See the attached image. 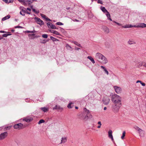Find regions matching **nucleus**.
<instances>
[{
  "label": "nucleus",
  "instance_id": "nucleus-26",
  "mask_svg": "<svg viewBox=\"0 0 146 146\" xmlns=\"http://www.w3.org/2000/svg\"><path fill=\"white\" fill-rule=\"evenodd\" d=\"M128 43L130 44H131L135 43V42L133 40H129L128 41Z\"/></svg>",
  "mask_w": 146,
  "mask_h": 146
},
{
  "label": "nucleus",
  "instance_id": "nucleus-58",
  "mask_svg": "<svg viewBox=\"0 0 146 146\" xmlns=\"http://www.w3.org/2000/svg\"><path fill=\"white\" fill-rule=\"evenodd\" d=\"M107 109V108L106 107H105L104 108V110H106Z\"/></svg>",
  "mask_w": 146,
  "mask_h": 146
},
{
  "label": "nucleus",
  "instance_id": "nucleus-49",
  "mask_svg": "<svg viewBox=\"0 0 146 146\" xmlns=\"http://www.w3.org/2000/svg\"><path fill=\"white\" fill-rule=\"evenodd\" d=\"M19 1L21 3H22L23 4V3L24 1L23 0H19Z\"/></svg>",
  "mask_w": 146,
  "mask_h": 146
},
{
  "label": "nucleus",
  "instance_id": "nucleus-46",
  "mask_svg": "<svg viewBox=\"0 0 146 146\" xmlns=\"http://www.w3.org/2000/svg\"><path fill=\"white\" fill-rule=\"evenodd\" d=\"M20 14L22 15L23 16H25V14L24 13H23V14L22 13V12L21 11H20Z\"/></svg>",
  "mask_w": 146,
  "mask_h": 146
},
{
  "label": "nucleus",
  "instance_id": "nucleus-10",
  "mask_svg": "<svg viewBox=\"0 0 146 146\" xmlns=\"http://www.w3.org/2000/svg\"><path fill=\"white\" fill-rule=\"evenodd\" d=\"M8 135L7 132H5L0 134V140H2L5 138Z\"/></svg>",
  "mask_w": 146,
  "mask_h": 146
},
{
  "label": "nucleus",
  "instance_id": "nucleus-36",
  "mask_svg": "<svg viewBox=\"0 0 146 146\" xmlns=\"http://www.w3.org/2000/svg\"><path fill=\"white\" fill-rule=\"evenodd\" d=\"M56 24L58 25H63L64 24L60 22H57L56 23Z\"/></svg>",
  "mask_w": 146,
  "mask_h": 146
},
{
  "label": "nucleus",
  "instance_id": "nucleus-32",
  "mask_svg": "<svg viewBox=\"0 0 146 146\" xmlns=\"http://www.w3.org/2000/svg\"><path fill=\"white\" fill-rule=\"evenodd\" d=\"M11 35V34L10 33H9L5 34H3L2 35V36H5V37L7 36H8Z\"/></svg>",
  "mask_w": 146,
  "mask_h": 146
},
{
  "label": "nucleus",
  "instance_id": "nucleus-35",
  "mask_svg": "<svg viewBox=\"0 0 146 146\" xmlns=\"http://www.w3.org/2000/svg\"><path fill=\"white\" fill-rule=\"evenodd\" d=\"M98 124L99 125L97 127V128H100L101 127V125H102V124L101 123V122L100 121H98Z\"/></svg>",
  "mask_w": 146,
  "mask_h": 146
},
{
  "label": "nucleus",
  "instance_id": "nucleus-28",
  "mask_svg": "<svg viewBox=\"0 0 146 146\" xmlns=\"http://www.w3.org/2000/svg\"><path fill=\"white\" fill-rule=\"evenodd\" d=\"M134 129L136 130L138 133L139 131L141 129L139 128L137 126H135L134 127Z\"/></svg>",
  "mask_w": 146,
  "mask_h": 146
},
{
  "label": "nucleus",
  "instance_id": "nucleus-27",
  "mask_svg": "<svg viewBox=\"0 0 146 146\" xmlns=\"http://www.w3.org/2000/svg\"><path fill=\"white\" fill-rule=\"evenodd\" d=\"M143 62H140L138 63V65L137 66L138 68H140L141 66H143Z\"/></svg>",
  "mask_w": 146,
  "mask_h": 146
},
{
  "label": "nucleus",
  "instance_id": "nucleus-40",
  "mask_svg": "<svg viewBox=\"0 0 146 146\" xmlns=\"http://www.w3.org/2000/svg\"><path fill=\"white\" fill-rule=\"evenodd\" d=\"M66 47L67 48L69 49L70 48H71L72 47L69 46L68 44H67L66 45Z\"/></svg>",
  "mask_w": 146,
  "mask_h": 146
},
{
  "label": "nucleus",
  "instance_id": "nucleus-56",
  "mask_svg": "<svg viewBox=\"0 0 146 146\" xmlns=\"http://www.w3.org/2000/svg\"><path fill=\"white\" fill-rule=\"evenodd\" d=\"M25 13H27V14H30V13L28 11H26Z\"/></svg>",
  "mask_w": 146,
  "mask_h": 146
},
{
  "label": "nucleus",
  "instance_id": "nucleus-60",
  "mask_svg": "<svg viewBox=\"0 0 146 146\" xmlns=\"http://www.w3.org/2000/svg\"><path fill=\"white\" fill-rule=\"evenodd\" d=\"M33 36H34V35H35V34L33 33L32 34V35H31Z\"/></svg>",
  "mask_w": 146,
  "mask_h": 146
},
{
  "label": "nucleus",
  "instance_id": "nucleus-15",
  "mask_svg": "<svg viewBox=\"0 0 146 146\" xmlns=\"http://www.w3.org/2000/svg\"><path fill=\"white\" fill-rule=\"evenodd\" d=\"M108 135L109 137L111 138L112 140L113 141V136L112 135V131L111 130H110L108 132Z\"/></svg>",
  "mask_w": 146,
  "mask_h": 146
},
{
  "label": "nucleus",
  "instance_id": "nucleus-42",
  "mask_svg": "<svg viewBox=\"0 0 146 146\" xmlns=\"http://www.w3.org/2000/svg\"><path fill=\"white\" fill-rule=\"evenodd\" d=\"M15 28H22V27H21V26H16L15 27Z\"/></svg>",
  "mask_w": 146,
  "mask_h": 146
},
{
  "label": "nucleus",
  "instance_id": "nucleus-50",
  "mask_svg": "<svg viewBox=\"0 0 146 146\" xmlns=\"http://www.w3.org/2000/svg\"><path fill=\"white\" fill-rule=\"evenodd\" d=\"M3 1L6 3H7L8 2V0H3Z\"/></svg>",
  "mask_w": 146,
  "mask_h": 146
},
{
  "label": "nucleus",
  "instance_id": "nucleus-18",
  "mask_svg": "<svg viewBox=\"0 0 146 146\" xmlns=\"http://www.w3.org/2000/svg\"><path fill=\"white\" fill-rule=\"evenodd\" d=\"M139 136L141 137H143L144 135V131L141 129L138 132Z\"/></svg>",
  "mask_w": 146,
  "mask_h": 146
},
{
  "label": "nucleus",
  "instance_id": "nucleus-8",
  "mask_svg": "<svg viewBox=\"0 0 146 146\" xmlns=\"http://www.w3.org/2000/svg\"><path fill=\"white\" fill-rule=\"evenodd\" d=\"M13 127L15 129H20L23 128V124L20 123L15 124L14 125Z\"/></svg>",
  "mask_w": 146,
  "mask_h": 146
},
{
  "label": "nucleus",
  "instance_id": "nucleus-16",
  "mask_svg": "<svg viewBox=\"0 0 146 146\" xmlns=\"http://www.w3.org/2000/svg\"><path fill=\"white\" fill-rule=\"evenodd\" d=\"M63 109V108L61 107L60 106L58 105H56L55 107H54L53 108V110H62Z\"/></svg>",
  "mask_w": 146,
  "mask_h": 146
},
{
  "label": "nucleus",
  "instance_id": "nucleus-48",
  "mask_svg": "<svg viewBox=\"0 0 146 146\" xmlns=\"http://www.w3.org/2000/svg\"><path fill=\"white\" fill-rule=\"evenodd\" d=\"M141 84L143 86H145V84L143 82L141 83Z\"/></svg>",
  "mask_w": 146,
  "mask_h": 146
},
{
  "label": "nucleus",
  "instance_id": "nucleus-3",
  "mask_svg": "<svg viewBox=\"0 0 146 146\" xmlns=\"http://www.w3.org/2000/svg\"><path fill=\"white\" fill-rule=\"evenodd\" d=\"M111 100L114 103H119L121 104V98L117 94H115L111 96Z\"/></svg>",
  "mask_w": 146,
  "mask_h": 146
},
{
  "label": "nucleus",
  "instance_id": "nucleus-21",
  "mask_svg": "<svg viewBox=\"0 0 146 146\" xmlns=\"http://www.w3.org/2000/svg\"><path fill=\"white\" fill-rule=\"evenodd\" d=\"M33 120L32 118H29L28 117H25L23 119V120L27 122H29Z\"/></svg>",
  "mask_w": 146,
  "mask_h": 146
},
{
  "label": "nucleus",
  "instance_id": "nucleus-25",
  "mask_svg": "<svg viewBox=\"0 0 146 146\" xmlns=\"http://www.w3.org/2000/svg\"><path fill=\"white\" fill-rule=\"evenodd\" d=\"M10 15H8L7 16L5 17L2 19V20L3 21H5L8 19H9L10 18Z\"/></svg>",
  "mask_w": 146,
  "mask_h": 146
},
{
  "label": "nucleus",
  "instance_id": "nucleus-17",
  "mask_svg": "<svg viewBox=\"0 0 146 146\" xmlns=\"http://www.w3.org/2000/svg\"><path fill=\"white\" fill-rule=\"evenodd\" d=\"M67 140V137H62L61 139V142L60 144L64 143L66 142Z\"/></svg>",
  "mask_w": 146,
  "mask_h": 146
},
{
  "label": "nucleus",
  "instance_id": "nucleus-39",
  "mask_svg": "<svg viewBox=\"0 0 146 146\" xmlns=\"http://www.w3.org/2000/svg\"><path fill=\"white\" fill-rule=\"evenodd\" d=\"M113 23H116V24H117V25H118L119 26H122V25L121 24H120V23H117V22H116V21H113Z\"/></svg>",
  "mask_w": 146,
  "mask_h": 146
},
{
  "label": "nucleus",
  "instance_id": "nucleus-5",
  "mask_svg": "<svg viewBox=\"0 0 146 146\" xmlns=\"http://www.w3.org/2000/svg\"><path fill=\"white\" fill-rule=\"evenodd\" d=\"M100 9L104 13H106V15L108 18V19L111 21H112V19L110 18V15L109 13L106 9L105 7L102 6L100 7Z\"/></svg>",
  "mask_w": 146,
  "mask_h": 146
},
{
  "label": "nucleus",
  "instance_id": "nucleus-30",
  "mask_svg": "<svg viewBox=\"0 0 146 146\" xmlns=\"http://www.w3.org/2000/svg\"><path fill=\"white\" fill-rule=\"evenodd\" d=\"M20 9L22 10V11L24 13H25L26 10L25 8L23 7H21Z\"/></svg>",
  "mask_w": 146,
  "mask_h": 146
},
{
  "label": "nucleus",
  "instance_id": "nucleus-38",
  "mask_svg": "<svg viewBox=\"0 0 146 146\" xmlns=\"http://www.w3.org/2000/svg\"><path fill=\"white\" fill-rule=\"evenodd\" d=\"M125 131H123V133H122V136L121 137V138L122 139H123L124 138V137L125 136Z\"/></svg>",
  "mask_w": 146,
  "mask_h": 146
},
{
  "label": "nucleus",
  "instance_id": "nucleus-6",
  "mask_svg": "<svg viewBox=\"0 0 146 146\" xmlns=\"http://www.w3.org/2000/svg\"><path fill=\"white\" fill-rule=\"evenodd\" d=\"M121 104L119 103H114V104L113 106V109L115 112H117L118 111Z\"/></svg>",
  "mask_w": 146,
  "mask_h": 146
},
{
  "label": "nucleus",
  "instance_id": "nucleus-24",
  "mask_svg": "<svg viewBox=\"0 0 146 146\" xmlns=\"http://www.w3.org/2000/svg\"><path fill=\"white\" fill-rule=\"evenodd\" d=\"M87 58L90 60L93 64L95 63V62L94 59L91 56H88Z\"/></svg>",
  "mask_w": 146,
  "mask_h": 146
},
{
  "label": "nucleus",
  "instance_id": "nucleus-55",
  "mask_svg": "<svg viewBox=\"0 0 146 146\" xmlns=\"http://www.w3.org/2000/svg\"><path fill=\"white\" fill-rule=\"evenodd\" d=\"M27 10H28L30 11H31V9L30 8H27Z\"/></svg>",
  "mask_w": 146,
  "mask_h": 146
},
{
  "label": "nucleus",
  "instance_id": "nucleus-52",
  "mask_svg": "<svg viewBox=\"0 0 146 146\" xmlns=\"http://www.w3.org/2000/svg\"><path fill=\"white\" fill-rule=\"evenodd\" d=\"M50 31L51 33H54V32L55 31L54 30H50Z\"/></svg>",
  "mask_w": 146,
  "mask_h": 146
},
{
  "label": "nucleus",
  "instance_id": "nucleus-34",
  "mask_svg": "<svg viewBox=\"0 0 146 146\" xmlns=\"http://www.w3.org/2000/svg\"><path fill=\"white\" fill-rule=\"evenodd\" d=\"M44 120L43 119H40L38 123V124H40L41 123L44 122Z\"/></svg>",
  "mask_w": 146,
  "mask_h": 146
},
{
  "label": "nucleus",
  "instance_id": "nucleus-4",
  "mask_svg": "<svg viewBox=\"0 0 146 146\" xmlns=\"http://www.w3.org/2000/svg\"><path fill=\"white\" fill-rule=\"evenodd\" d=\"M124 28H129L133 27L144 28L146 27V24L143 23H140L137 25H127L122 26Z\"/></svg>",
  "mask_w": 146,
  "mask_h": 146
},
{
  "label": "nucleus",
  "instance_id": "nucleus-7",
  "mask_svg": "<svg viewBox=\"0 0 146 146\" xmlns=\"http://www.w3.org/2000/svg\"><path fill=\"white\" fill-rule=\"evenodd\" d=\"M110 101L109 98L107 96H104L102 100L104 104L106 105H108L109 104Z\"/></svg>",
  "mask_w": 146,
  "mask_h": 146
},
{
  "label": "nucleus",
  "instance_id": "nucleus-1",
  "mask_svg": "<svg viewBox=\"0 0 146 146\" xmlns=\"http://www.w3.org/2000/svg\"><path fill=\"white\" fill-rule=\"evenodd\" d=\"M95 58L99 62L104 64H106L108 62L106 58L100 53L98 52L96 53Z\"/></svg>",
  "mask_w": 146,
  "mask_h": 146
},
{
  "label": "nucleus",
  "instance_id": "nucleus-29",
  "mask_svg": "<svg viewBox=\"0 0 146 146\" xmlns=\"http://www.w3.org/2000/svg\"><path fill=\"white\" fill-rule=\"evenodd\" d=\"M74 102H70L69 103L67 106V107L69 109L71 108L72 106H71V105L74 104Z\"/></svg>",
  "mask_w": 146,
  "mask_h": 146
},
{
  "label": "nucleus",
  "instance_id": "nucleus-51",
  "mask_svg": "<svg viewBox=\"0 0 146 146\" xmlns=\"http://www.w3.org/2000/svg\"><path fill=\"white\" fill-rule=\"evenodd\" d=\"M5 33V31H0V33Z\"/></svg>",
  "mask_w": 146,
  "mask_h": 146
},
{
  "label": "nucleus",
  "instance_id": "nucleus-33",
  "mask_svg": "<svg viewBox=\"0 0 146 146\" xmlns=\"http://www.w3.org/2000/svg\"><path fill=\"white\" fill-rule=\"evenodd\" d=\"M50 38L53 41H55L58 40V39L54 38V37H50Z\"/></svg>",
  "mask_w": 146,
  "mask_h": 146
},
{
  "label": "nucleus",
  "instance_id": "nucleus-43",
  "mask_svg": "<svg viewBox=\"0 0 146 146\" xmlns=\"http://www.w3.org/2000/svg\"><path fill=\"white\" fill-rule=\"evenodd\" d=\"M54 34H55L56 35H59V33L57 31H54Z\"/></svg>",
  "mask_w": 146,
  "mask_h": 146
},
{
  "label": "nucleus",
  "instance_id": "nucleus-54",
  "mask_svg": "<svg viewBox=\"0 0 146 146\" xmlns=\"http://www.w3.org/2000/svg\"><path fill=\"white\" fill-rule=\"evenodd\" d=\"M13 1V0H9V3H11Z\"/></svg>",
  "mask_w": 146,
  "mask_h": 146
},
{
  "label": "nucleus",
  "instance_id": "nucleus-31",
  "mask_svg": "<svg viewBox=\"0 0 146 146\" xmlns=\"http://www.w3.org/2000/svg\"><path fill=\"white\" fill-rule=\"evenodd\" d=\"M73 42L75 44L77 45L78 46L80 47H82V46L79 43H78V42H75V41H74Z\"/></svg>",
  "mask_w": 146,
  "mask_h": 146
},
{
  "label": "nucleus",
  "instance_id": "nucleus-62",
  "mask_svg": "<svg viewBox=\"0 0 146 146\" xmlns=\"http://www.w3.org/2000/svg\"><path fill=\"white\" fill-rule=\"evenodd\" d=\"M31 9H33V6H31Z\"/></svg>",
  "mask_w": 146,
  "mask_h": 146
},
{
  "label": "nucleus",
  "instance_id": "nucleus-11",
  "mask_svg": "<svg viewBox=\"0 0 146 146\" xmlns=\"http://www.w3.org/2000/svg\"><path fill=\"white\" fill-rule=\"evenodd\" d=\"M47 25L49 28L52 29H57V28L55 26L50 23H47Z\"/></svg>",
  "mask_w": 146,
  "mask_h": 146
},
{
  "label": "nucleus",
  "instance_id": "nucleus-57",
  "mask_svg": "<svg viewBox=\"0 0 146 146\" xmlns=\"http://www.w3.org/2000/svg\"><path fill=\"white\" fill-rule=\"evenodd\" d=\"M73 21H76V22H78L79 21L76 20V19H75L74 20H73Z\"/></svg>",
  "mask_w": 146,
  "mask_h": 146
},
{
  "label": "nucleus",
  "instance_id": "nucleus-47",
  "mask_svg": "<svg viewBox=\"0 0 146 146\" xmlns=\"http://www.w3.org/2000/svg\"><path fill=\"white\" fill-rule=\"evenodd\" d=\"M42 36H48V35L47 34H44L42 35Z\"/></svg>",
  "mask_w": 146,
  "mask_h": 146
},
{
  "label": "nucleus",
  "instance_id": "nucleus-63",
  "mask_svg": "<svg viewBox=\"0 0 146 146\" xmlns=\"http://www.w3.org/2000/svg\"><path fill=\"white\" fill-rule=\"evenodd\" d=\"M75 108L76 109H78V107L77 106H76Z\"/></svg>",
  "mask_w": 146,
  "mask_h": 146
},
{
  "label": "nucleus",
  "instance_id": "nucleus-41",
  "mask_svg": "<svg viewBox=\"0 0 146 146\" xmlns=\"http://www.w3.org/2000/svg\"><path fill=\"white\" fill-rule=\"evenodd\" d=\"M98 3L101 4H102L103 3L101 0H98Z\"/></svg>",
  "mask_w": 146,
  "mask_h": 146
},
{
  "label": "nucleus",
  "instance_id": "nucleus-14",
  "mask_svg": "<svg viewBox=\"0 0 146 146\" xmlns=\"http://www.w3.org/2000/svg\"><path fill=\"white\" fill-rule=\"evenodd\" d=\"M102 29L106 33H109L110 31L109 28L106 26H103Z\"/></svg>",
  "mask_w": 146,
  "mask_h": 146
},
{
  "label": "nucleus",
  "instance_id": "nucleus-22",
  "mask_svg": "<svg viewBox=\"0 0 146 146\" xmlns=\"http://www.w3.org/2000/svg\"><path fill=\"white\" fill-rule=\"evenodd\" d=\"M40 109L41 110L44 112H47L48 110V108H46V107L41 108Z\"/></svg>",
  "mask_w": 146,
  "mask_h": 146
},
{
  "label": "nucleus",
  "instance_id": "nucleus-61",
  "mask_svg": "<svg viewBox=\"0 0 146 146\" xmlns=\"http://www.w3.org/2000/svg\"><path fill=\"white\" fill-rule=\"evenodd\" d=\"M15 31V30H11V31L13 32H14V31Z\"/></svg>",
  "mask_w": 146,
  "mask_h": 146
},
{
  "label": "nucleus",
  "instance_id": "nucleus-37",
  "mask_svg": "<svg viewBox=\"0 0 146 146\" xmlns=\"http://www.w3.org/2000/svg\"><path fill=\"white\" fill-rule=\"evenodd\" d=\"M32 10L33 12H35L36 13L38 14L39 13L38 10H36L35 9H33Z\"/></svg>",
  "mask_w": 146,
  "mask_h": 146
},
{
  "label": "nucleus",
  "instance_id": "nucleus-53",
  "mask_svg": "<svg viewBox=\"0 0 146 146\" xmlns=\"http://www.w3.org/2000/svg\"><path fill=\"white\" fill-rule=\"evenodd\" d=\"M80 49V48H78L75 47V49L76 50H78Z\"/></svg>",
  "mask_w": 146,
  "mask_h": 146
},
{
  "label": "nucleus",
  "instance_id": "nucleus-23",
  "mask_svg": "<svg viewBox=\"0 0 146 146\" xmlns=\"http://www.w3.org/2000/svg\"><path fill=\"white\" fill-rule=\"evenodd\" d=\"M101 68H102L104 70V71L105 72V73H106L108 75V71L106 69V68L105 67H104L103 66H101Z\"/></svg>",
  "mask_w": 146,
  "mask_h": 146
},
{
  "label": "nucleus",
  "instance_id": "nucleus-59",
  "mask_svg": "<svg viewBox=\"0 0 146 146\" xmlns=\"http://www.w3.org/2000/svg\"><path fill=\"white\" fill-rule=\"evenodd\" d=\"M140 80H138L137 81L136 83H137L138 82H140Z\"/></svg>",
  "mask_w": 146,
  "mask_h": 146
},
{
  "label": "nucleus",
  "instance_id": "nucleus-45",
  "mask_svg": "<svg viewBox=\"0 0 146 146\" xmlns=\"http://www.w3.org/2000/svg\"><path fill=\"white\" fill-rule=\"evenodd\" d=\"M26 32L27 33H33L34 32V31H27Z\"/></svg>",
  "mask_w": 146,
  "mask_h": 146
},
{
  "label": "nucleus",
  "instance_id": "nucleus-9",
  "mask_svg": "<svg viewBox=\"0 0 146 146\" xmlns=\"http://www.w3.org/2000/svg\"><path fill=\"white\" fill-rule=\"evenodd\" d=\"M35 22L38 24L42 25L44 24L43 21L38 17H35L34 18Z\"/></svg>",
  "mask_w": 146,
  "mask_h": 146
},
{
  "label": "nucleus",
  "instance_id": "nucleus-2",
  "mask_svg": "<svg viewBox=\"0 0 146 146\" xmlns=\"http://www.w3.org/2000/svg\"><path fill=\"white\" fill-rule=\"evenodd\" d=\"M89 110H87L86 108H84V112L81 113L79 115V118L85 121L87 120L88 118V115L89 113Z\"/></svg>",
  "mask_w": 146,
  "mask_h": 146
},
{
  "label": "nucleus",
  "instance_id": "nucleus-64",
  "mask_svg": "<svg viewBox=\"0 0 146 146\" xmlns=\"http://www.w3.org/2000/svg\"><path fill=\"white\" fill-rule=\"evenodd\" d=\"M3 38V37H0V40H1V39H2Z\"/></svg>",
  "mask_w": 146,
  "mask_h": 146
},
{
  "label": "nucleus",
  "instance_id": "nucleus-20",
  "mask_svg": "<svg viewBox=\"0 0 146 146\" xmlns=\"http://www.w3.org/2000/svg\"><path fill=\"white\" fill-rule=\"evenodd\" d=\"M40 15L44 19H45L46 21H51V20L48 18V17H47L44 14H41Z\"/></svg>",
  "mask_w": 146,
  "mask_h": 146
},
{
  "label": "nucleus",
  "instance_id": "nucleus-19",
  "mask_svg": "<svg viewBox=\"0 0 146 146\" xmlns=\"http://www.w3.org/2000/svg\"><path fill=\"white\" fill-rule=\"evenodd\" d=\"M23 5H26L27 4H30L32 2V1L30 0H23Z\"/></svg>",
  "mask_w": 146,
  "mask_h": 146
},
{
  "label": "nucleus",
  "instance_id": "nucleus-44",
  "mask_svg": "<svg viewBox=\"0 0 146 146\" xmlns=\"http://www.w3.org/2000/svg\"><path fill=\"white\" fill-rule=\"evenodd\" d=\"M143 66L146 68V62H143Z\"/></svg>",
  "mask_w": 146,
  "mask_h": 146
},
{
  "label": "nucleus",
  "instance_id": "nucleus-13",
  "mask_svg": "<svg viewBox=\"0 0 146 146\" xmlns=\"http://www.w3.org/2000/svg\"><path fill=\"white\" fill-rule=\"evenodd\" d=\"M47 37H42V38L40 39V42L42 43H45L48 40L47 38Z\"/></svg>",
  "mask_w": 146,
  "mask_h": 146
},
{
  "label": "nucleus",
  "instance_id": "nucleus-12",
  "mask_svg": "<svg viewBox=\"0 0 146 146\" xmlns=\"http://www.w3.org/2000/svg\"><path fill=\"white\" fill-rule=\"evenodd\" d=\"M114 88L117 94H119L121 92L122 90L120 87L115 86H114Z\"/></svg>",
  "mask_w": 146,
  "mask_h": 146
}]
</instances>
